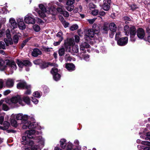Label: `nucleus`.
Returning a JSON list of instances; mask_svg holds the SVG:
<instances>
[{
    "instance_id": "obj_1",
    "label": "nucleus",
    "mask_w": 150,
    "mask_h": 150,
    "mask_svg": "<svg viewBox=\"0 0 150 150\" xmlns=\"http://www.w3.org/2000/svg\"><path fill=\"white\" fill-rule=\"evenodd\" d=\"M38 132L35 131V129H32L27 130L24 133V136L22 137L21 143L24 145H28L31 146V150H38L39 146L37 145H33V142L30 138L34 137L35 134H38Z\"/></svg>"
},
{
    "instance_id": "obj_2",
    "label": "nucleus",
    "mask_w": 150,
    "mask_h": 150,
    "mask_svg": "<svg viewBox=\"0 0 150 150\" xmlns=\"http://www.w3.org/2000/svg\"><path fill=\"white\" fill-rule=\"evenodd\" d=\"M16 119L18 120H21V124L23 125L22 128L23 129H27L28 127L29 129H33L36 128L35 123H30L28 120V116L26 115H23L21 113L16 115Z\"/></svg>"
},
{
    "instance_id": "obj_3",
    "label": "nucleus",
    "mask_w": 150,
    "mask_h": 150,
    "mask_svg": "<svg viewBox=\"0 0 150 150\" xmlns=\"http://www.w3.org/2000/svg\"><path fill=\"white\" fill-rule=\"evenodd\" d=\"M8 65L13 70H16L17 68L16 65L14 62L12 61L6 60L4 61L3 60H0V70H4L6 68L5 64Z\"/></svg>"
},
{
    "instance_id": "obj_4",
    "label": "nucleus",
    "mask_w": 150,
    "mask_h": 150,
    "mask_svg": "<svg viewBox=\"0 0 150 150\" xmlns=\"http://www.w3.org/2000/svg\"><path fill=\"white\" fill-rule=\"evenodd\" d=\"M141 137H142L143 139H145L147 140H149L150 141V132H148L146 134V135L144 137L140 136ZM141 143L142 144L146 145V146H141L140 145L137 146L138 148L141 147V148L143 149L144 150H150V142L148 141H142Z\"/></svg>"
},
{
    "instance_id": "obj_5",
    "label": "nucleus",
    "mask_w": 150,
    "mask_h": 150,
    "mask_svg": "<svg viewBox=\"0 0 150 150\" xmlns=\"http://www.w3.org/2000/svg\"><path fill=\"white\" fill-rule=\"evenodd\" d=\"M19 106L18 104H0V111L1 109L7 111L10 108H17Z\"/></svg>"
},
{
    "instance_id": "obj_6",
    "label": "nucleus",
    "mask_w": 150,
    "mask_h": 150,
    "mask_svg": "<svg viewBox=\"0 0 150 150\" xmlns=\"http://www.w3.org/2000/svg\"><path fill=\"white\" fill-rule=\"evenodd\" d=\"M39 7L40 10L38 11V13L41 17L44 18L46 16L47 14L50 13L51 10L49 11H47L44 6L42 4L39 5Z\"/></svg>"
},
{
    "instance_id": "obj_7",
    "label": "nucleus",
    "mask_w": 150,
    "mask_h": 150,
    "mask_svg": "<svg viewBox=\"0 0 150 150\" xmlns=\"http://www.w3.org/2000/svg\"><path fill=\"white\" fill-rule=\"evenodd\" d=\"M51 72L53 75L54 79L55 80L58 81L60 79L61 76L58 73V70L57 68L55 67L52 68Z\"/></svg>"
},
{
    "instance_id": "obj_8",
    "label": "nucleus",
    "mask_w": 150,
    "mask_h": 150,
    "mask_svg": "<svg viewBox=\"0 0 150 150\" xmlns=\"http://www.w3.org/2000/svg\"><path fill=\"white\" fill-rule=\"evenodd\" d=\"M94 34L95 32L93 30L91 29H89L86 33L85 35V38L88 41L90 38L94 37Z\"/></svg>"
},
{
    "instance_id": "obj_9",
    "label": "nucleus",
    "mask_w": 150,
    "mask_h": 150,
    "mask_svg": "<svg viewBox=\"0 0 150 150\" xmlns=\"http://www.w3.org/2000/svg\"><path fill=\"white\" fill-rule=\"evenodd\" d=\"M111 3V0H104L102 6V8L105 11H108L110 9V5Z\"/></svg>"
},
{
    "instance_id": "obj_10",
    "label": "nucleus",
    "mask_w": 150,
    "mask_h": 150,
    "mask_svg": "<svg viewBox=\"0 0 150 150\" xmlns=\"http://www.w3.org/2000/svg\"><path fill=\"white\" fill-rule=\"evenodd\" d=\"M74 43L73 38H71L67 41V43L65 44V47L66 48V51L70 52L71 50L70 46L73 45Z\"/></svg>"
},
{
    "instance_id": "obj_11",
    "label": "nucleus",
    "mask_w": 150,
    "mask_h": 150,
    "mask_svg": "<svg viewBox=\"0 0 150 150\" xmlns=\"http://www.w3.org/2000/svg\"><path fill=\"white\" fill-rule=\"evenodd\" d=\"M128 41V38L125 37L121 38L117 40V44L120 46H124L126 45Z\"/></svg>"
},
{
    "instance_id": "obj_12",
    "label": "nucleus",
    "mask_w": 150,
    "mask_h": 150,
    "mask_svg": "<svg viewBox=\"0 0 150 150\" xmlns=\"http://www.w3.org/2000/svg\"><path fill=\"white\" fill-rule=\"evenodd\" d=\"M24 21L25 23L27 24H33L35 23V19L29 16L28 15L25 16Z\"/></svg>"
},
{
    "instance_id": "obj_13",
    "label": "nucleus",
    "mask_w": 150,
    "mask_h": 150,
    "mask_svg": "<svg viewBox=\"0 0 150 150\" xmlns=\"http://www.w3.org/2000/svg\"><path fill=\"white\" fill-rule=\"evenodd\" d=\"M145 32L144 30L142 28H139L137 31V37L140 39H142L145 36Z\"/></svg>"
},
{
    "instance_id": "obj_14",
    "label": "nucleus",
    "mask_w": 150,
    "mask_h": 150,
    "mask_svg": "<svg viewBox=\"0 0 150 150\" xmlns=\"http://www.w3.org/2000/svg\"><path fill=\"white\" fill-rule=\"evenodd\" d=\"M9 25L11 29H13L17 27V24L15 19L11 18L9 20Z\"/></svg>"
},
{
    "instance_id": "obj_15",
    "label": "nucleus",
    "mask_w": 150,
    "mask_h": 150,
    "mask_svg": "<svg viewBox=\"0 0 150 150\" xmlns=\"http://www.w3.org/2000/svg\"><path fill=\"white\" fill-rule=\"evenodd\" d=\"M48 65H50L51 66L57 67L58 65L57 64L54 63H43L40 64V67L42 69H44L48 67Z\"/></svg>"
},
{
    "instance_id": "obj_16",
    "label": "nucleus",
    "mask_w": 150,
    "mask_h": 150,
    "mask_svg": "<svg viewBox=\"0 0 150 150\" xmlns=\"http://www.w3.org/2000/svg\"><path fill=\"white\" fill-rule=\"evenodd\" d=\"M10 100V102H11L12 103H20L21 101V99L19 96L13 97Z\"/></svg>"
},
{
    "instance_id": "obj_17",
    "label": "nucleus",
    "mask_w": 150,
    "mask_h": 150,
    "mask_svg": "<svg viewBox=\"0 0 150 150\" xmlns=\"http://www.w3.org/2000/svg\"><path fill=\"white\" fill-rule=\"evenodd\" d=\"M41 51L38 48H35L32 52V55L33 56L37 57L39 55L41 54Z\"/></svg>"
},
{
    "instance_id": "obj_18",
    "label": "nucleus",
    "mask_w": 150,
    "mask_h": 150,
    "mask_svg": "<svg viewBox=\"0 0 150 150\" xmlns=\"http://www.w3.org/2000/svg\"><path fill=\"white\" fill-rule=\"evenodd\" d=\"M129 32L131 37H133L136 34V29L134 27L131 26L130 27Z\"/></svg>"
},
{
    "instance_id": "obj_19",
    "label": "nucleus",
    "mask_w": 150,
    "mask_h": 150,
    "mask_svg": "<svg viewBox=\"0 0 150 150\" xmlns=\"http://www.w3.org/2000/svg\"><path fill=\"white\" fill-rule=\"evenodd\" d=\"M28 85L25 82L22 81L19 82L17 84V87L18 89H20L21 88L25 89L26 87V86H28Z\"/></svg>"
},
{
    "instance_id": "obj_20",
    "label": "nucleus",
    "mask_w": 150,
    "mask_h": 150,
    "mask_svg": "<svg viewBox=\"0 0 150 150\" xmlns=\"http://www.w3.org/2000/svg\"><path fill=\"white\" fill-rule=\"evenodd\" d=\"M109 27L110 30L113 32H115L116 30L117 26L114 23H111L110 24Z\"/></svg>"
},
{
    "instance_id": "obj_21",
    "label": "nucleus",
    "mask_w": 150,
    "mask_h": 150,
    "mask_svg": "<svg viewBox=\"0 0 150 150\" xmlns=\"http://www.w3.org/2000/svg\"><path fill=\"white\" fill-rule=\"evenodd\" d=\"M6 84L8 87H11L14 85V81L13 79H9L6 81Z\"/></svg>"
},
{
    "instance_id": "obj_22",
    "label": "nucleus",
    "mask_w": 150,
    "mask_h": 150,
    "mask_svg": "<svg viewBox=\"0 0 150 150\" xmlns=\"http://www.w3.org/2000/svg\"><path fill=\"white\" fill-rule=\"evenodd\" d=\"M66 68L69 71L75 70V67L74 64L71 63L67 64L66 65Z\"/></svg>"
},
{
    "instance_id": "obj_23",
    "label": "nucleus",
    "mask_w": 150,
    "mask_h": 150,
    "mask_svg": "<svg viewBox=\"0 0 150 150\" xmlns=\"http://www.w3.org/2000/svg\"><path fill=\"white\" fill-rule=\"evenodd\" d=\"M73 145L71 142H68L67 144L66 150H81L80 149L78 148L74 149L73 148Z\"/></svg>"
},
{
    "instance_id": "obj_24",
    "label": "nucleus",
    "mask_w": 150,
    "mask_h": 150,
    "mask_svg": "<svg viewBox=\"0 0 150 150\" xmlns=\"http://www.w3.org/2000/svg\"><path fill=\"white\" fill-rule=\"evenodd\" d=\"M89 45L86 42H83L81 43L80 45V50L83 51L85 48H88L89 47Z\"/></svg>"
},
{
    "instance_id": "obj_25",
    "label": "nucleus",
    "mask_w": 150,
    "mask_h": 150,
    "mask_svg": "<svg viewBox=\"0 0 150 150\" xmlns=\"http://www.w3.org/2000/svg\"><path fill=\"white\" fill-rule=\"evenodd\" d=\"M4 40L6 46H8L13 44V42L11 38H5Z\"/></svg>"
},
{
    "instance_id": "obj_26",
    "label": "nucleus",
    "mask_w": 150,
    "mask_h": 150,
    "mask_svg": "<svg viewBox=\"0 0 150 150\" xmlns=\"http://www.w3.org/2000/svg\"><path fill=\"white\" fill-rule=\"evenodd\" d=\"M21 35L20 33H18L14 36L13 37V40L14 43L17 44L18 42L19 38L21 36Z\"/></svg>"
},
{
    "instance_id": "obj_27",
    "label": "nucleus",
    "mask_w": 150,
    "mask_h": 150,
    "mask_svg": "<svg viewBox=\"0 0 150 150\" xmlns=\"http://www.w3.org/2000/svg\"><path fill=\"white\" fill-rule=\"evenodd\" d=\"M79 51V47L77 45H73L71 51V53L73 54L77 53Z\"/></svg>"
},
{
    "instance_id": "obj_28",
    "label": "nucleus",
    "mask_w": 150,
    "mask_h": 150,
    "mask_svg": "<svg viewBox=\"0 0 150 150\" xmlns=\"http://www.w3.org/2000/svg\"><path fill=\"white\" fill-rule=\"evenodd\" d=\"M37 139L38 140V142L41 144V148H42L44 146V139L42 137H37Z\"/></svg>"
},
{
    "instance_id": "obj_29",
    "label": "nucleus",
    "mask_w": 150,
    "mask_h": 150,
    "mask_svg": "<svg viewBox=\"0 0 150 150\" xmlns=\"http://www.w3.org/2000/svg\"><path fill=\"white\" fill-rule=\"evenodd\" d=\"M60 142L61 147L63 149L65 148L67 145L66 139H62Z\"/></svg>"
},
{
    "instance_id": "obj_30",
    "label": "nucleus",
    "mask_w": 150,
    "mask_h": 150,
    "mask_svg": "<svg viewBox=\"0 0 150 150\" xmlns=\"http://www.w3.org/2000/svg\"><path fill=\"white\" fill-rule=\"evenodd\" d=\"M25 89H27L26 91L25 92L24 94L25 95H29L31 93V86L30 85H28L26 86Z\"/></svg>"
},
{
    "instance_id": "obj_31",
    "label": "nucleus",
    "mask_w": 150,
    "mask_h": 150,
    "mask_svg": "<svg viewBox=\"0 0 150 150\" xmlns=\"http://www.w3.org/2000/svg\"><path fill=\"white\" fill-rule=\"evenodd\" d=\"M62 35L63 33L62 32H58L56 35L57 37L58 38V40L60 41H62L63 39Z\"/></svg>"
},
{
    "instance_id": "obj_32",
    "label": "nucleus",
    "mask_w": 150,
    "mask_h": 150,
    "mask_svg": "<svg viewBox=\"0 0 150 150\" xmlns=\"http://www.w3.org/2000/svg\"><path fill=\"white\" fill-rule=\"evenodd\" d=\"M65 49L64 47H62L59 49L58 51V53L60 56L64 55L65 53Z\"/></svg>"
},
{
    "instance_id": "obj_33",
    "label": "nucleus",
    "mask_w": 150,
    "mask_h": 150,
    "mask_svg": "<svg viewBox=\"0 0 150 150\" xmlns=\"http://www.w3.org/2000/svg\"><path fill=\"white\" fill-rule=\"evenodd\" d=\"M18 25L20 29L21 30H23L26 28V26L24 22L18 23Z\"/></svg>"
},
{
    "instance_id": "obj_34",
    "label": "nucleus",
    "mask_w": 150,
    "mask_h": 150,
    "mask_svg": "<svg viewBox=\"0 0 150 150\" xmlns=\"http://www.w3.org/2000/svg\"><path fill=\"white\" fill-rule=\"evenodd\" d=\"M130 27L128 25H126L124 27V31L125 33V35H128L129 34V29Z\"/></svg>"
},
{
    "instance_id": "obj_35",
    "label": "nucleus",
    "mask_w": 150,
    "mask_h": 150,
    "mask_svg": "<svg viewBox=\"0 0 150 150\" xmlns=\"http://www.w3.org/2000/svg\"><path fill=\"white\" fill-rule=\"evenodd\" d=\"M101 30L103 32L105 33H107L109 30L108 27V26L104 25L102 28Z\"/></svg>"
},
{
    "instance_id": "obj_36",
    "label": "nucleus",
    "mask_w": 150,
    "mask_h": 150,
    "mask_svg": "<svg viewBox=\"0 0 150 150\" xmlns=\"http://www.w3.org/2000/svg\"><path fill=\"white\" fill-rule=\"evenodd\" d=\"M23 99L24 102L25 103H28L30 102V99L28 96H24Z\"/></svg>"
},
{
    "instance_id": "obj_37",
    "label": "nucleus",
    "mask_w": 150,
    "mask_h": 150,
    "mask_svg": "<svg viewBox=\"0 0 150 150\" xmlns=\"http://www.w3.org/2000/svg\"><path fill=\"white\" fill-rule=\"evenodd\" d=\"M10 103V99L8 98H6L1 99L0 101V103Z\"/></svg>"
},
{
    "instance_id": "obj_38",
    "label": "nucleus",
    "mask_w": 150,
    "mask_h": 150,
    "mask_svg": "<svg viewBox=\"0 0 150 150\" xmlns=\"http://www.w3.org/2000/svg\"><path fill=\"white\" fill-rule=\"evenodd\" d=\"M10 126V123L7 121H5L4 123L3 127L4 129H8Z\"/></svg>"
},
{
    "instance_id": "obj_39",
    "label": "nucleus",
    "mask_w": 150,
    "mask_h": 150,
    "mask_svg": "<svg viewBox=\"0 0 150 150\" xmlns=\"http://www.w3.org/2000/svg\"><path fill=\"white\" fill-rule=\"evenodd\" d=\"M66 5H74L73 4L75 2V0H66Z\"/></svg>"
},
{
    "instance_id": "obj_40",
    "label": "nucleus",
    "mask_w": 150,
    "mask_h": 150,
    "mask_svg": "<svg viewBox=\"0 0 150 150\" xmlns=\"http://www.w3.org/2000/svg\"><path fill=\"white\" fill-rule=\"evenodd\" d=\"M11 124L13 126L16 127L18 125L15 119H11Z\"/></svg>"
},
{
    "instance_id": "obj_41",
    "label": "nucleus",
    "mask_w": 150,
    "mask_h": 150,
    "mask_svg": "<svg viewBox=\"0 0 150 150\" xmlns=\"http://www.w3.org/2000/svg\"><path fill=\"white\" fill-rule=\"evenodd\" d=\"M23 64L24 66H25L30 67L31 66V63L28 60L23 61Z\"/></svg>"
},
{
    "instance_id": "obj_42",
    "label": "nucleus",
    "mask_w": 150,
    "mask_h": 150,
    "mask_svg": "<svg viewBox=\"0 0 150 150\" xmlns=\"http://www.w3.org/2000/svg\"><path fill=\"white\" fill-rule=\"evenodd\" d=\"M65 8L69 11H71L74 9V5H67Z\"/></svg>"
},
{
    "instance_id": "obj_43",
    "label": "nucleus",
    "mask_w": 150,
    "mask_h": 150,
    "mask_svg": "<svg viewBox=\"0 0 150 150\" xmlns=\"http://www.w3.org/2000/svg\"><path fill=\"white\" fill-rule=\"evenodd\" d=\"M31 38H29L25 40L24 41L22 44L21 45V48H23V47L25 46V45H26L27 42Z\"/></svg>"
},
{
    "instance_id": "obj_44",
    "label": "nucleus",
    "mask_w": 150,
    "mask_h": 150,
    "mask_svg": "<svg viewBox=\"0 0 150 150\" xmlns=\"http://www.w3.org/2000/svg\"><path fill=\"white\" fill-rule=\"evenodd\" d=\"M6 49V45L4 42L3 41H0V49Z\"/></svg>"
},
{
    "instance_id": "obj_45",
    "label": "nucleus",
    "mask_w": 150,
    "mask_h": 150,
    "mask_svg": "<svg viewBox=\"0 0 150 150\" xmlns=\"http://www.w3.org/2000/svg\"><path fill=\"white\" fill-rule=\"evenodd\" d=\"M33 28L34 30L37 32L39 31L40 30L39 26L37 25H35L33 26Z\"/></svg>"
},
{
    "instance_id": "obj_46",
    "label": "nucleus",
    "mask_w": 150,
    "mask_h": 150,
    "mask_svg": "<svg viewBox=\"0 0 150 150\" xmlns=\"http://www.w3.org/2000/svg\"><path fill=\"white\" fill-rule=\"evenodd\" d=\"M78 28V26L77 25H72L70 28V30L71 31H74L77 29Z\"/></svg>"
},
{
    "instance_id": "obj_47",
    "label": "nucleus",
    "mask_w": 150,
    "mask_h": 150,
    "mask_svg": "<svg viewBox=\"0 0 150 150\" xmlns=\"http://www.w3.org/2000/svg\"><path fill=\"white\" fill-rule=\"evenodd\" d=\"M94 31H98L100 30V28L98 25L94 24L93 26V29Z\"/></svg>"
},
{
    "instance_id": "obj_48",
    "label": "nucleus",
    "mask_w": 150,
    "mask_h": 150,
    "mask_svg": "<svg viewBox=\"0 0 150 150\" xmlns=\"http://www.w3.org/2000/svg\"><path fill=\"white\" fill-rule=\"evenodd\" d=\"M17 63L18 66L22 68L24 66L23 61L22 62L20 60H18L17 61Z\"/></svg>"
},
{
    "instance_id": "obj_49",
    "label": "nucleus",
    "mask_w": 150,
    "mask_h": 150,
    "mask_svg": "<svg viewBox=\"0 0 150 150\" xmlns=\"http://www.w3.org/2000/svg\"><path fill=\"white\" fill-rule=\"evenodd\" d=\"M33 96L35 97L39 98L40 97V94L39 92L35 91L33 93Z\"/></svg>"
},
{
    "instance_id": "obj_50",
    "label": "nucleus",
    "mask_w": 150,
    "mask_h": 150,
    "mask_svg": "<svg viewBox=\"0 0 150 150\" xmlns=\"http://www.w3.org/2000/svg\"><path fill=\"white\" fill-rule=\"evenodd\" d=\"M98 13V11L97 9H95L93 10L91 12L92 14L94 16L97 15Z\"/></svg>"
},
{
    "instance_id": "obj_51",
    "label": "nucleus",
    "mask_w": 150,
    "mask_h": 150,
    "mask_svg": "<svg viewBox=\"0 0 150 150\" xmlns=\"http://www.w3.org/2000/svg\"><path fill=\"white\" fill-rule=\"evenodd\" d=\"M88 7L90 9L94 8L96 7V6L92 3H91L88 5Z\"/></svg>"
},
{
    "instance_id": "obj_52",
    "label": "nucleus",
    "mask_w": 150,
    "mask_h": 150,
    "mask_svg": "<svg viewBox=\"0 0 150 150\" xmlns=\"http://www.w3.org/2000/svg\"><path fill=\"white\" fill-rule=\"evenodd\" d=\"M6 37L8 38H11L10 31L9 29H7L6 30Z\"/></svg>"
},
{
    "instance_id": "obj_53",
    "label": "nucleus",
    "mask_w": 150,
    "mask_h": 150,
    "mask_svg": "<svg viewBox=\"0 0 150 150\" xmlns=\"http://www.w3.org/2000/svg\"><path fill=\"white\" fill-rule=\"evenodd\" d=\"M62 14L64 16L67 17H68L69 16V13L65 11H63V13H62Z\"/></svg>"
},
{
    "instance_id": "obj_54",
    "label": "nucleus",
    "mask_w": 150,
    "mask_h": 150,
    "mask_svg": "<svg viewBox=\"0 0 150 150\" xmlns=\"http://www.w3.org/2000/svg\"><path fill=\"white\" fill-rule=\"evenodd\" d=\"M96 20V18H94L92 19H88L87 21L90 24H93L94 23Z\"/></svg>"
},
{
    "instance_id": "obj_55",
    "label": "nucleus",
    "mask_w": 150,
    "mask_h": 150,
    "mask_svg": "<svg viewBox=\"0 0 150 150\" xmlns=\"http://www.w3.org/2000/svg\"><path fill=\"white\" fill-rule=\"evenodd\" d=\"M65 59L67 61H70L71 58L69 54H66L65 57Z\"/></svg>"
},
{
    "instance_id": "obj_56",
    "label": "nucleus",
    "mask_w": 150,
    "mask_h": 150,
    "mask_svg": "<svg viewBox=\"0 0 150 150\" xmlns=\"http://www.w3.org/2000/svg\"><path fill=\"white\" fill-rule=\"evenodd\" d=\"M62 23L64 27L65 28L67 27L69 25V23L65 21H63Z\"/></svg>"
},
{
    "instance_id": "obj_57",
    "label": "nucleus",
    "mask_w": 150,
    "mask_h": 150,
    "mask_svg": "<svg viewBox=\"0 0 150 150\" xmlns=\"http://www.w3.org/2000/svg\"><path fill=\"white\" fill-rule=\"evenodd\" d=\"M32 101L34 103H37L38 102V100L34 97H32Z\"/></svg>"
},
{
    "instance_id": "obj_58",
    "label": "nucleus",
    "mask_w": 150,
    "mask_h": 150,
    "mask_svg": "<svg viewBox=\"0 0 150 150\" xmlns=\"http://www.w3.org/2000/svg\"><path fill=\"white\" fill-rule=\"evenodd\" d=\"M42 62V61L40 59H38L37 60H35L33 62L35 64H40V63Z\"/></svg>"
},
{
    "instance_id": "obj_59",
    "label": "nucleus",
    "mask_w": 150,
    "mask_h": 150,
    "mask_svg": "<svg viewBox=\"0 0 150 150\" xmlns=\"http://www.w3.org/2000/svg\"><path fill=\"white\" fill-rule=\"evenodd\" d=\"M57 11L61 14H62L64 11L61 8H57Z\"/></svg>"
},
{
    "instance_id": "obj_60",
    "label": "nucleus",
    "mask_w": 150,
    "mask_h": 150,
    "mask_svg": "<svg viewBox=\"0 0 150 150\" xmlns=\"http://www.w3.org/2000/svg\"><path fill=\"white\" fill-rule=\"evenodd\" d=\"M4 119V117L3 116H0V124H2Z\"/></svg>"
},
{
    "instance_id": "obj_61",
    "label": "nucleus",
    "mask_w": 150,
    "mask_h": 150,
    "mask_svg": "<svg viewBox=\"0 0 150 150\" xmlns=\"http://www.w3.org/2000/svg\"><path fill=\"white\" fill-rule=\"evenodd\" d=\"M137 8V7L135 5L133 4L131 6V9L132 11L134 10Z\"/></svg>"
},
{
    "instance_id": "obj_62",
    "label": "nucleus",
    "mask_w": 150,
    "mask_h": 150,
    "mask_svg": "<svg viewBox=\"0 0 150 150\" xmlns=\"http://www.w3.org/2000/svg\"><path fill=\"white\" fill-rule=\"evenodd\" d=\"M74 37L75 42H79V37L77 35H75L74 36Z\"/></svg>"
},
{
    "instance_id": "obj_63",
    "label": "nucleus",
    "mask_w": 150,
    "mask_h": 150,
    "mask_svg": "<svg viewBox=\"0 0 150 150\" xmlns=\"http://www.w3.org/2000/svg\"><path fill=\"white\" fill-rule=\"evenodd\" d=\"M43 90L46 93L49 91V89L47 86H45L43 88Z\"/></svg>"
},
{
    "instance_id": "obj_64",
    "label": "nucleus",
    "mask_w": 150,
    "mask_h": 150,
    "mask_svg": "<svg viewBox=\"0 0 150 150\" xmlns=\"http://www.w3.org/2000/svg\"><path fill=\"white\" fill-rule=\"evenodd\" d=\"M84 59L86 60H87L89 58V56L87 54H85L83 56Z\"/></svg>"
}]
</instances>
